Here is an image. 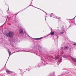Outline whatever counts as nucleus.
<instances>
[{
  "mask_svg": "<svg viewBox=\"0 0 76 76\" xmlns=\"http://www.w3.org/2000/svg\"><path fill=\"white\" fill-rule=\"evenodd\" d=\"M50 35L49 34V35H48L46 36V37H47V36H48V35Z\"/></svg>",
  "mask_w": 76,
  "mask_h": 76,
  "instance_id": "13",
  "label": "nucleus"
},
{
  "mask_svg": "<svg viewBox=\"0 0 76 76\" xmlns=\"http://www.w3.org/2000/svg\"><path fill=\"white\" fill-rule=\"evenodd\" d=\"M71 58H72V61H74V62H76V59L75 58H74L72 57H71Z\"/></svg>",
  "mask_w": 76,
  "mask_h": 76,
  "instance_id": "4",
  "label": "nucleus"
},
{
  "mask_svg": "<svg viewBox=\"0 0 76 76\" xmlns=\"http://www.w3.org/2000/svg\"><path fill=\"white\" fill-rule=\"evenodd\" d=\"M8 18V16H7V18Z\"/></svg>",
  "mask_w": 76,
  "mask_h": 76,
  "instance_id": "12",
  "label": "nucleus"
},
{
  "mask_svg": "<svg viewBox=\"0 0 76 76\" xmlns=\"http://www.w3.org/2000/svg\"><path fill=\"white\" fill-rule=\"evenodd\" d=\"M8 51L9 53V57H10V56H11V52L9 50H8Z\"/></svg>",
  "mask_w": 76,
  "mask_h": 76,
  "instance_id": "5",
  "label": "nucleus"
},
{
  "mask_svg": "<svg viewBox=\"0 0 76 76\" xmlns=\"http://www.w3.org/2000/svg\"><path fill=\"white\" fill-rule=\"evenodd\" d=\"M64 34V32H61L60 33V34Z\"/></svg>",
  "mask_w": 76,
  "mask_h": 76,
  "instance_id": "10",
  "label": "nucleus"
},
{
  "mask_svg": "<svg viewBox=\"0 0 76 76\" xmlns=\"http://www.w3.org/2000/svg\"><path fill=\"white\" fill-rule=\"evenodd\" d=\"M53 18H57V19H60V18H57V17H56V16H54V15H53Z\"/></svg>",
  "mask_w": 76,
  "mask_h": 76,
  "instance_id": "8",
  "label": "nucleus"
},
{
  "mask_svg": "<svg viewBox=\"0 0 76 76\" xmlns=\"http://www.w3.org/2000/svg\"><path fill=\"white\" fill-rule=\"evenodd\" d=\"M40 9V10H41V9Z\"/></svg>",
  "mask_w": 76,
  "mask_h": 76,
  "instance_id": "14",
  "label": "nucleus"
},
{
  "mask_svg": "<svg viewBox=\"0 0 76 76\" xmlns=\"http://www.w3.org/2000/svg\"><path fill=\"white\" fill-rule=\"evenodd\" d=\"M53 16H56V15L55 14H54L53 13H51L50 15V17H52V16L53 17Z\"/></svg>",
  "mask_w": 76,
  "mask_h": 76,
  "instance_id": "6",
  "label": "nucleus"
},
{
  "mask_svg": "<svg viewBox=\"0 0 76 76\" xmlns=\"http://www.w3.org/2000/svg\"><path fill=\"white\" fill-rule=\"evenodd\" d=\"M19 32L20 34H23V29L22 28H20L19 30Z\"/></svg>",
  "mask_w": 76,
  "mask_h": 76,
  "instance_id": "3",
  "label": "nucleus"
},
{
  "mask_svg": "<svg viewBox=\"0 0 76 76\" xmlns=\"http://www.w3.org/2000/svg\"><path fill=\"white\" fill-rule=\"evenodd\" d=\"M40 9V10H41V9Z\"/></svg>",
  "mask_w": 76,
  "mask_h": 76,
  "instance_id": "16",
  "label": "nucleus"
},
{
  "mask_svg": "<svg viewBox=\"0 0 76 76\" xmlns=\"http://www.w3.org/2000/svg\"><path fill=\"white\" fill-rule=\"evenodd\" d=\"M6 72L7 74H10V73H13L12 71H11L8 69L6 70Z\"/></svg>",
  "mask_w": 76,
  "mask_h": 76,
  "instance_id": "2",
  "label": "nucleus"
},
{
  "mask_svg": "<svg viewBox=\"0 0 76 76\" xmlns=\"http://www.w3.org/2000/svg\"><path fill=\"white\" fill-rule=\"evenodd\" d=\"M54 34V32H52L51 33V35H53Z\"/></svg>",
  "mask_w": 76,
  "mask_h": 76,
  "instance_id": "9",
  "label": "nucleus"
},
{
  "mask_svg": "<svg viewBox=\"0 0 76 76\" xmlns=\"http://www.w3.org/2000/svg\"><path fill=\"white\" fill-rule=\"evenodd\" d=\"M13 35H14V34L13 32L10 31L7 34V37H12L13 36Z\"/></svg>",
  "mask_w": 76,
  "mask_h": 76,
  "instance_id": "1",
  "label": "nucleus"
},
{
  "mask_svg": "<svg viewBox=\"0 0 76 76\" xmlns=\"http://www.w3.org/2000/svg\"><path fill=\"white\" fill-rule=\"evenodd\" d=\"M74 45H76V43H74L73 44Z\"/></svg>",
  "mask_w": 76,
  "mask_h": 76,
  "instance_id": "11",
  "label": "nucleus"
},
{
  "mask_svg": "<svg viewBox=\"0 0 76 76\" xmlns=\"http://www.w3.org/2000/svg\"><path fill=\"white\" fill-rule=\"evenodd\" d=\"M40 9V10H41V9Z\"/></svg>",
  "mask_w": 76,
  "mask_h": 76,
  "instance_id": "15",
  "label": "nucleus"
},
{
  "mask_svg": "<svg viewBox=\"0 0 76 76\" xmlns=\"http://www.w3.org/2000/svg\"><path fill=\"white\" fill-rule=\"evenodd\" d=\"M42 38H43V37H41L40 38H34V39L39 40V39H42Z\"/></svg>",
  "mask_w": 76,
  "mask_h": 76,
  "instance_id": "7",
  "label": "nucleus"
},
{
  "mask_svg": "<svg viewBox=\"0 0 76 76\" xmlns=\"http://www.w3.org/2000/svg\"><path fill=\"white\" fill-rule=\"evenodd\" d=\"M18 49H19V48H18Z\"/></svg>",
  "mask_w": 76,
  "mask_h": 76,
  "instance_id": "17",
  "label": "nucleus"
}]
</instances>
